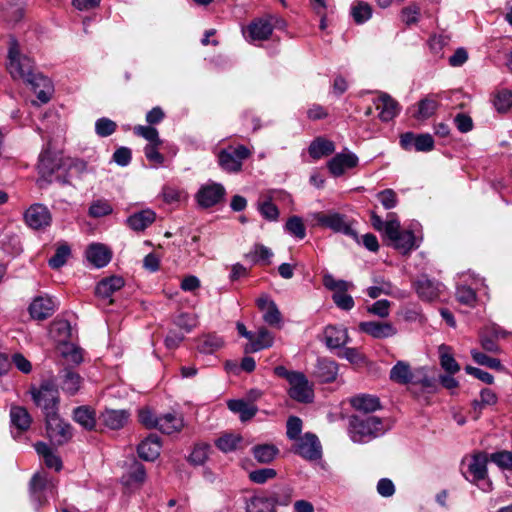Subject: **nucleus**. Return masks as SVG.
Returning a JSON list of instances; mask_svg holds the SVG:
<instances>
[{
  "mask_svg": "<svg viewBox=\"0 0 512 512\" xmlns=\"http://www.w3.org/2000/svg\"><path fill=\"white\" fill-rule=\"evenodd\" d=\"M7 70L15 80H22L29 84L41 103H47L53 93L51 81L35 71L33 61L22 54L15 39L10 40L8 50Z\"/></svg>",
  "mask_w": 512,
  "mask_h": 512,
  "instance_id": "obj_1",
  "label": "nucleus"
},
{
  "mask_svg": "<svg viewBox=\"0 0 512 512\" xmlns=\"http://www.w3.org/2000/svg\"><path fill=\"white\" fill-rule=\"evenodd\" d=\"M384 432L382 419L373 415H352L349 417V433L354 442H365Z\"/></svg>",
  "mask_w": 512,
  "mask_h": 512,
  "instance_id": "obj_2",
  "label": "nucleus"
},
{
  "mask_svg": "<svg viewBox=\"0 0 512 512\" xmlns=\"http://www.w3.org/2000/svg\"><path fill=\"white\" fill-rule=\"evenodd\" d=\"M46 434L53 445L61 446L69 442L73 436L72 428L58 412H50L45 416Z\"/></svg>",
  "mask_w": 512,
  "mask_h": 512,
  "instance_id": "obj_3",
  "label": "nucleus"
},
{
  "mask_svg": "<svg viewBox=\"0 0 512 512\" xmlns=\"http://www.w3.org/2000/svg\"><path fill=\"white\" fill-rule=\"evenodd\" d=\"M252 152L244 145L229 146L218 154L220 167L228 173H237L242 170L243 161L248 159Z\"/></svg>",
  "mask_w": 512,
  "mask_h": 512,
  "instance_id": "obj_4",
  "label": "nucleus"
},
{
  "mask_svg": "<svg viewBox=\"0 0 512 512\" xmlns=\"http://www.w3.org/2000/svg\"><path fill=\"white\" fill-rule=\"evenodd\" d=\"M385 235L391 241V244L407 253L414 246V235L411 231H401L400 223L394 214H389L385 225Z\"/></svg>",
  "mask_w": 512,
  "mask_h": 512,
  "instance_id": "obj_5",
  "label": "nucleus"
},
{
  "mask_svg": "<svg viewBox=\"0 0 512 512\" xmlns=\"http://www.w3.org/2000/svg\"><path fill=\"white\" fill-rule=\"evenodd\" d=\"M488 455L484 452L474 453L465 457L461 463V471L466 480L477 483L487 476Z\"/></svg>",
  "mask_w": 512,
  "mask_h": 512,
  "instance_id": "obj_6",
  "label": "nucleus"
},
{
  "mask_svg": "<svg viewBox=\"0 0 512 512\" xmlns=\"http://www.w3.org/2000/svg\"><path fill=\"white\" fill-rule=\"evenodd\" d=\"M31 395L35 404L43 409L45 416L50 412H57L59 396L53 382H43L38 389L31 390Z\"/></svg>",
  "mask_w": 512,
  "mask_h": 512,
  "instance_id": "obj_7",
  "label": "nucleus"
},
{
  "mask_svg": "<svg viewBox=\"0 0 512 512\" xmlns=\"http://www.w3.org/2000/svg\"><path fill=\"white\" fill-rule=\"evenodd\" d=\"M312 220L315 225L329 228L334 232L343 233L345 235H355L346 217L340 213L333 211L317 212L312 215Z\"/></svg>",
  "mask_w": 512,
  "mask_h": 512,
  "instance_id": "obj_8",
  "label": "nucleus"
},
{
  "mask_svg": "<svg viewBox=\"0 0 512 512\" xmlns=\"http://www.w3.org/2000/svg\"><path fill=\"white\" fill-rule=\"evenodd\" d=\"M289 385L288 393L292 399L302 403L312 402L314 397L313 385L303 373L298 372L296 375H292Z\"/></svg>",
  "mask_w": 512,
  "mask_h": 512,
  "instance_id": "obj_9",
  "label": "nucleus"
},
{
  "mask_svg": "<svg viewBox=\"0 0 512 512\" xmlns=\"http://www.w3.org/2000/svg\"><path fill=\"white\" fill-rule=\"evenodd\" d=\"M25 223L34 230L45 229L52 222L49 209L43 204H33L24 213Z\"/></svg>",
  "mask_w": 512,
  "mask_h": 512,
  "instance_id": "obj_10",
  "label": "nucleus"
},
{
  "mask_svg": "<svg viewBox=\"0 0 512 512\" xmlns=\"http://www.w3.org/2000/svg\"><path fill=\"white\" fill-rule=\"evenodd\" d=\"M507 334L506 331L495 324L487 325L479 332L480 345L486 352L499 354L501 348L498 345V339L505 338Z\"/></svg>",
  "mask_w": 512,
  "mask_h": 512,
  "instance_id": "obj_11",
  "label": "nucleus"
},
{
  "mask_svg": "<svg viewBox=\"0 0 512 512\" xmlns=\"http://www.w3.org/2000/svg\"><path fill=\"white\" fill-rule=\"evenodd\" d=\"M284 490L287 492V496L283 500L277 494L273 496L272 500L258 495L251 497L246 504V512H274L275 503L287 505L290 502L292 490L289 487H286Z\"/></svg>",
  "mask_w": 512,
  "mask_h": 512,
  "instance_id": "obj_12",
  "label": "nucleus"
},
{
  "mask_svg": "<svg viewBox=\"0 0 512 512\" xmlns=\"http://www.w3.org/2000/svg\"><path fill=\"white\" fill-rule=\"evenodd\" d=\"M225 188L219 183H209L202 186L196 194L198 204L209 208L218 204L225 195Z\"/></svg>",
  "mask_w": 512,
  "mask_h": 512,
  "instance_id": "obj_13",
  "label": "nucleus"
},
{
  "mask_svg": "<svg viewBox=\"0 0 512 512\" xmlns=\"http://www.w3.org/2000/svg\"><path fill=\"white\" fill-rule=\"evenodd\" d=\"M295 452L307 460L321 458V445L316 435L306 433L295 444Z\"/></svg>",
  "mask_w": 512,
  "mask_h": 512,
  "instance_id": "obj_14",
  "label": "nucleus"
},
{
  "mask_svg": "<svg viewBox=\"0 0 512 512\" xmlns=\"http://www.w3.org/2000/svg\"><path fill=\"white\" fill-rule=\"evenodd\" d=\"M376 110L379 111V118L383 122L393 120L400 112L399 103L385 92H380L377 99L374 100Z\"/></svg>",
  "mask_w": 512,
  "mask_h": 512,
  "instance_id": "obj_15",
  "label": "nucleus"
},
{
  "mask_svg": "<svg viewBox=\"0 0 512 512\" xmlns=\"http://www.w3.org/2000/svg\"><path fill=\"white\" fill-rule=\"evenodd\" d=\"M414 287L422 300L434 301L440 296L444 286L440 282L433 281L426 275H422L415 281Z\"/></svg>",
  "mask_w": 512,
  "mask_h": 512,
  "instance_id": "obj_16",
  "label": "nucleus"
},
{
  "mask_svg": "<svg viewBox=\"0 0 512 512\" xmlns=\"http://www.w3.org/2000/svg\"><path fill=\"white\" fill-rule=\"evenodd\" d=\"M56 310V303L49 296H38L34 298L29 306V313L35 320H44L53 315Z\"/></svg>",
  "mask_w": 512,
  "mask_h": 512,
  "instance_id": "obj_17",
  "label": "nucleus"
},
{
  "mask_svg": "<svg viewBox=\"0 0 512 512\" xmlns=\"http://www.w3.org/2000/svg\"><path fill=\"white\" fill-rule=\"evenodd\" d=\"M359 328L364 333L376 339L392 337L397 333L396 328L388 322L366 321L359 324Z\"/></svg>",
  "mask_w": 512,
  "mask_h": 512,
  "instance_id": "obj_18",
  "label": "nucleus"
},
{
  "mask_svg": "<svg viewBox=\"0 0 512 512\" xmlns=\"http://www.w3.org/2000/svg\"><path fill=\"white\" fill-rule=\"evenodd\" d=\"M246 31L250 41H264L271 36L273 25L269 18H258L247 26Z\"/></svg>",
  "mask_w": 512,
  "mask_h": 512,
  "instance_id": "obj_19",
  "label": "nucleus"
},
{
  "mask_svg": "<svg viewBox=\"0 0 512 512\" xmlns=\"http://www.w3.org/2000/svg\"><path fill=\"white\" fill-rule=\"evenodd\" d=\"M124 279L120 276H111L102 279L95 288V294L103 300H108V304L113 303L110 297L124 286Z\"/></svg>",
  "mask_w": 512,
  "mask_h": 512,
  "instance_id": "obj_20",
  "label": "nucleus"
},
{
  "mask_svg": "<svg viewBox=\"0 0 512 512\" xmlns=\"http://www.w3.org/2000/svg\"><path fill=\"white\" fill-rule=\"evenodd\" d=\"M60 387L68 395H75L83 382L82 377L71 368H64L59 375Z\"/></svg>",
  "mask_w": 512,
  "mask_h": 512,
  "instance_id": "obj_21",
  "label": "nucleus"
},
{
  "mask_svg": "<svg viewBox=\"0 0 512 512\" xmlns=\"http://www.w3.org/2000/svg\"><path fill=\"white\" fill-rule=\"evenodd\" d=\"M358 158L352 153L337 154L329 162L328 168L334 176H340L346 169L353 168L357 165Z\"/></svg>",
  "mask_w": 512,
  "mask_h": 512,
  "instance_id": "obj_22",
  "label": "nucleus"
},
{
  "mask_svg": "<svg viewBox=\"0 0 512 512\" xmlns=\"http://www.w3.org/2000/svg\"><path fill=\"white\" fill-rule=\"evenodd\" d=\"M349 402L355 410L362 412L363 415H370L381 407L379 398L368 394L354 396Z\"/></svg>",
  "mask_w": 512,
  "mask_h": 512,
  "instance_id": "obj_23",
  "label": "nucleus"
},
{
  "mask_svg": "<svg viewBox=\"0 0 512 512\" xmlns=\"http://www.w3.org/2000/svg\"><path fill=\"white\" fill-rule=\"evenodd\" d=\"M155 218V212L146 209L128 217L126 223L133 231L140 232L150 226L155 221Z\"/></svg>",
  "mask_w": 512,
  "mask_h": 512,
  "instance_id": "obj_24",
  "label": "nucleus"
},
{
  "mask_svg": "<svg viewBox=\"0 0 512 512\" xmlns=\"http://www.w3.org/2000/svg\"><path fill=\"white\" fill-rule=\"evenodd\" d=\"M160 448L158 436L150 435L138 445V455L146 461H153L159 456Z\"/></svg>",
  "mask_w": 512,
  "mask_h": 512,
  "instance_id": "obj_25",
  "label": "nucleus"
},
{
  "mask_svg": "<svg viewBox=\"0 0 512 512\" xmlns=\"http://www.w3.org/2000/svg\"><path fill=\"white\" fill-rule=\"evenodd\" d=\"M129 413L125 410L106 409L100 416L102 423L113 430L122 428L128 421Z\"/></svg>",
  "mask_w": 512,
  "mask_h": 512,
  "instance_id": "obj_26",
  "label": "nucleus"
},
{
  "mask_svg": "<svg viewBox=\"0 0 512 512\" xmlns=\"http://www.w3.org/2000/svg\"><path fill=\"white\" fill-rule=\"evenodd\" d=\"M89 262L94 266L101 268L108 264L111 259V252L102 244H92L86 251Z\"/></svg>",
  "mask_w": 512,
  "mask_h": 512,
  "instance_id": "obj_27",
  "label": "nucleus"
},
{
  "mask_svg": "<svg viewBox=\"0 0 512 512\" xmlns=\"http://www.w3.org/2000/svg\"><path fill=\"white\" fill-rule=\"evenodd\" d=\"M184 426V421L181 415L176 413H167L158 418L157 428L165 434H173L179 432Z\"/></svg>",
  "mask_w": 512,
  "mask_h": 512,
  "instance_id": "obj_28",
  "label": "nucleus"
},
{
  "mask_svg": "<svg viewBox=\"0 0 512 512\" xmlns=\"http://www.w3.org/2000/svg\"><path fill=\"white\" fill-rule=\"evenodd\" d=\"M324 334L326 345L332 349L344 346L349 340L347 330L342 327L328 326Z\"/></svg>",
  "mask_w": 512,
  "mask_h": 512,
  "instance_id": "obj_29",
  "label": "nucleus"
},
{
  "mask_svg": "<svg viewBox=\"0 0 512 512\" xmlns=\"http://www.w3.org/2000/svg\"><path fill=\"white\" fill-rule=\"evenodd\" d=\"M414 375L415 371H412L410 365L404 361H398L390 370V379L398 384H411Z\"/></svg>",
  "mask_w": 512,
  "mask_h": 512,
  "instance_id": "obj_30",
  "label": "nucleus"
},
{
  "mask_svg": "<svg viewBox=\"0 0 512 512\" xmlns=\"http://www.w3.org/2000/svg\"><path fill=\"white\" fill-rule=\"evenodd\" d=\"M10 419L14 427L19 431H26L32 423V417L25 407L12 405L10 409Z\"/></svg>",
  "mask_w": 512,
  "mask_h": 512,
  "instance_id": "obj_31",
  "label": "nucleus"
},
{
  "mask_svg": "<svg viewBox=\"0 0 512 512\" xmlns=\"http://www.w3.org/2000/svg\"><path fill=\"white\" fill-rule=\"evenodd\" d=\"M337 370L338 366L336 362L323 358L318 360L315 373L322 382L328 383L336 379Z\"/></svg>",
  "mask_w": 512,
  "mask_h": 512,
  "instance_id": "obj_32",
  "label": "nucleus"
},
{
  "mask_svg": "<svg viewBox=\"0 0 512 512\" xmlns=\"http://www.w3.org/2000/svg\"><path fill=\"white\" fill-rule=\"evenodd\" d=\"M36 452L43 458L45 465L48 468H53L59 471L62 468V461L51 448L44 442H38L34 445Z\"/></svg>",
  "mask_w": 512,
  "mask_h": 512,
  "instance_id": "obj_33",
  "label": "nucleus"
},
{
  "mask_svg": "<svg viewBox=\"0 0 512 512\" xmlns=\"http://www.w3.org/2000/svg\"><path fill=\"white\" fill-rule=\"evenodd\" d=\"M274 336L266 328L261 327L257 332L255 341L246 346V352H257L273 345Z\"/></svg>",
  "mask_w": 512,
  "mask_h": 512,
  "instance_id": "obj_34",
  "label": "nucleus"
},
{
  "mask_svg": "<svg viewBox=\"0 0 512 512\" xmlns=\"http://www.w3.org/2000/svg\"><path fill=\"white\" fill-rule=\"evenodd\" d=\"M224 346L222 337L216 334L203 335L198 340L197 348L201 353L212 354Z\"/></svg>",
  "mask_w": 512,
  "mask_h": 512,
  "instance_id": "obj_35",
  "label": "nucleus"
},
{
  "mask_svg": "<svg viewBox=\"0 0 512 512\" xmlns=\"http://www.w3.org/2000/svg\"><path fill=\"white\" fill-rule=\"evenodd\" d=\"M334 150L335 147L332 141L323 138H317L310 144L308 152L313 159L317 160L332 154Z\"/></svg>",
  "mask_w": 512,
  "mask_h": 512,
  "instance_id": "obj_36",
  "label": "nucleus"
},
{
  "mask_svg": "<svg viewBox=\"0 0 512 512\" xmlns=\"http://www.w3.org/2000/svg\"><path fill=\"white\" fill-rule=\"evenodd\" d=\"M51 488L47 478L42 474H35L30 482V493L34 501L43 503V493Z\"/></svg>",
  "mask_w": 512,
  "mask_h": 512,
  "instance_id": "obj_37",
  "label": "nucleus"
},
{
  "mask_svg": "<svg viewBox=\"0 0 512 512\" xmlns=\"http://www.w3.org/2000/svg\"><path fill=\"white\" fill-rule=\"evenodd\" d=\"M438 108V101L434 96H427L418 103V110L413 114L417 120L430 118Z\"/></svg>",
  "mask_w": 512,
  "mask_h": 512,
  "instance_id": "obj_38",
  "label": "nucleus"
},
{
  "mask_svg": "<svg viewBox=\"0 0 512 512\" xmlns=\"http://www.w3.org/2000/svg\"><path fill=\"white\" fill-rule=\"evenodd\" d=\"M229 409L240 415L241 421H248L255 416L258 409L255 405H250L244 400H230L228 402Z\"/></svg>",
  "mask_w": 512,
  "mask_h": 512,
  "instance_id": "obj_39",
  "label": "nucleus"
},
{
  "mask_svg": "<svg viewBox=\"0 0 512 512\" xmlns=\"http://www.w3.org/2000/svg\"><path fill=\"white\" fill-rule=\"evenodd\" d=\"M73 418L78 424L87 430H91L95 427V413L87 406H80L76 408L73 413Z\"/></svg>",
  "mask_w": 512,
  "mask_h": 512,
  "instance_id": "obj_40",
  "label": "nucleus"
},
{
  "mask_svg": "<svg viewBox=\"0 0 512 512\" xmlns=\"http://www.w3.org/2000/svg\"><path fill=\"white\" fill-rule=\"evenodd\" d=\"M439 356L441 367L450 374H455L460 370L459 364L454 359L451 348L445 344L439 346Z\"/></svg>",
  "mask_w": 512,
  "mask_h": 512,
  "instance_id": "obj_41",
  "label": "nucleus"
},
{
  "mask_svg": "<svg viewBox=\"0 0 512 512\" xmlns=\"http://www.w3.org/2000/svg\"><path fill=\"white\" fill-rule=\"evenodd\" d=\"M243 439L239 434H224L216 441V446L224 453L242 448Z\"/></svg>",
  "mask_w": 512,
  "mask_h": 512,
  "instance_id": "obj_42",
  "label": "nucleus"
},
{
  "mask_svg": "<svg viewBox=\"0 0 512 512\" xmlns=\"http://www.w3.org/2000/svg\"><path fill=\"white\" fill-rule=\"evenodd\" d=\"M59 168V163L50 152L45 151L40 155L38 169L43 177H51L53 173Z\"/></svg>",
  "mask_w": 512,
  "mask_h": 512,
  "instance_id": "obj_43",
  "label": "nucleus"
},
{
  "mask_svg": "<svg viewBox=\"0 0 512 512\" xmlns=\"http://www.w3.org/2000/svg\"><path fill=\"white\" fill-rule=\"evenodd\" d=\"M412 386H419L422 390L427 392H433L436 389V381L434 378L429 377L426 374L424 368L415 370L414 379L411 383Z\"/></svg>",
  "mask_w": 512,
  "mask_h": 512,
  "instance_id": "obj_44",
  "label": "nucleus"
},
{
  "mask_svg": "<svg viewBox=\"0 0 512 512\" xmlns=\"http://www.w3.org/2000/svg\"><path fill=\"white\" fill-rule=\"evenodd\" d=\"M3 10L7 21L17 22L24 14V0H11Z\"/></svg>",
  "mask_w": 512,
  "mask_h": 512,
  "instance_id": "obj_45",
  "label": "nucleus"
},
{
  "mask_svg": "<svg viewBox=\"0 0 512 512\" xmlns=\"http://www.w3.org/2000/svg\"><path fill=\"white\" fill-rule=\"evenodd\" d=\"M277 453L278 449L274 445L270 444L258 445L253 448V455L260 463L271 462Z\"/></svg>",
  "mask_w": 512,
  "mask_h": 512,
  "instance_id": "obj_46",
  "label": "nucleus"
},
{
  "mask_svg": "<svg viewBox=\"0 0 512 512\" xmlns=\"http://www.w3.org/2000/svg\"><path fill=\"white\" fill-rule=\"evenodd\" d=\"M472 359L479 365L486 366L491 369H495L498 371H502L504 369L500 360L497 358L490 357L483 352H480L476 349L471 351Z\"/></svg>",
  "mask_w": 512,
  "mask_h": 512,
  "instance_id": "obj_47",
  "label": "nucleus"
},
{
  "mask_svg": "<svg viewBox=\"0 0 512 512\" xmlns=\"http://www.w3.org/2000/svg\"><path fill=\"white\" fill-rule=\"evenodd\" d=\"M323 285L333 291V294H340L347 292L350 288H353V284L344 280H337L332 275L326 274L323 277Z\"/></svg>",
  "mask_w": 512,
  "mask_h": 512,
  "instance_id": "obj_48",
  "label": "nucleus"
},
{
  "mask_svg": "<svg viewBox=\"0 0 512 512\" xmlns=\"http://www.w3.org/2000/svg\"><path fill=\"white\" fill-rule=\"evenodd\" d=\"M351 14L354 21L361 24L371 18L372 8L368 3L360 1L352 7Z\"/></svg>",
  "mask_w": 512,
  "mask_h": 512,
  "instance_id": "obj_49",
  "label": "nucleus"
},
{
  "mask_svg": "<svg viewBox=\"0 0 512 512\" xmlns=\"http://www.w3.org/2000/svg\"><path fill=\"white\" fill-rule=\"evenodd\" d=\"M134 133L145 138L149 144H162L157 129L151 126L138 125L134 127Z\"/></svg>",
  "mask_w": 512,
  "mask_h": 512,
  "instance_id": "obj_50",
  "label": "nucleus"
},
{
  "mask_svg": "<svg viewBox=\"0 0 512 512\" xmlns=\"http://www.w3.org/2000/svg\"><path fill=\"white\" fill-rule=\"evenodd\" d=\"M419 16L420 7L415 3H411L408 6L404 7L401 10L400 14L402 22H404L406 25L417 23L419 20Z\"/></svg>",
  "mask_w": 512,
  "mask_h": 512,
  "instance_id": "obj_51",
  "label": "nucleus"
},
{
  "mask_svg": "<svg viewBox=\"0 0 512 512\" xmlns=\"http://www.w3.org/2000/svg\"><path fill=\"white\" fill-rule=\"evenodd\" d=\"M117 128V124L109 118H100L95 123V131L100 137L112 135Z\"/></svg>",
  "mask_w": 512,
  "mask_h": 512,
  "instance_id": "obj_52",
  "label": "nucleus"
},
{
  "mask_svg": "<svg viewBox=\"0 0 512 512\" xmlns=\"http://www.w3.org/2000/svg\"><path fill=\"white\" fill-rule=\"evenodd\" d=\"M494 106L499 112H507L512 106V92L508 90L499 91L495 95Z\"/></svg>",
  "mask_w": 512,
  "mask_h": 512,
  "instance_id": "obj_53",
  "label": "nucleus"
},
{
  "mask_svg": "<svg viewBox=\"0 0 512 512\" xmlns=\"http://www.w3.org/2000/svg\"><path fill=\"white\" fill-rule=\"evenodd\" d=\"M70 255V248L67 245H60L54 254L53 257L49 259V265L53 269H58L62 267L66 261L68 256Z\"/></svg>",
  "mask_w": 512,
  "mask_h": 512,
  "instance_id": "obj_54",
  "label": "nucleus"
},
{
  "mask_svg": "<svg viewBox=\"0 0 512 512\" xmlns=\"http://www.w3.org/2000/svg\"><path fill=\"white\" fill-rule=\"evenodd\" d=\"M287 231L299 239H303L306 235V229L302 219L298 216H293L288 219L286 223Z\"/></svg>",
  "mask_w": 512,
  "mask_h": 512,
  "instance_id": "obj_55",
  "label": "nucleus"
},
{
  "mask_svg": "<svg viewBox=\"0 0 512 512\" xmlns=\"http://www.w3.org/2000/svg\"><path fill=\"white\" fill-rule=\"evenodd\" d=\"M112 213V206L106 200H97L89 208V215L94 218L103 217Z\"/></svg>",
  "mask_w": 512,
  "mask_h": 512,
  "instance_id": "obj_56",
  "label": "nucleus"
},
{
  "mask_svg": "<svg viewBox=\"0 0 512 512\" xmlns=\"http://www.w3.org/2000/svg\"><path fill=\"white\" fill-rule=\"evenodd\" d=\"M456 298L460 303L471 307L476 303V293L468 286L458 287L456 291Z\"/></svg>",
  "mask_w": 512,
  "mask_h": 512,
  "instance_id": "obj_57",
  "label": "nucleus"
},
{
  "mask_svg": "<svg viewBox=\"0 0 512 512\" xmlns=\"http://www.w3.org/2000/svg\"><path fill=\"white\" fill-rule=\"evenodd\" d=\"M302 431V420L296 416H290L287 420V437L291 440H299Z\"/></svg>",
  "mask_w": 512,
  "mask_h": 512,
  "instance_id": "obj_58",
  "label": "nucleus"
},
{
  "mask_svg": "<svg viewBox=\"0 0 512 512\" xmlns=\"http://www.w3.org/2000/svg\"><path fill=\"white\" fill-rule=\"evenodd\" d=\"M276 476V471L272 468H263L250 472L249 478L251 481L263 484L269 479H273Z\"/></svg>",
  "mask_w": 512,
  "mask_h": 512,
  "instance_id": "obj_59",
  "label": "nucleus"
},
{
  "mask_svg": "<svg viewBox=\"0 0 512 512\" xmlns=\"http://www.w3.org/2000/svg\"><path fill=\"white\" fill-rule=\"evenodd\" d=\"M160 145L161 144H147L144 148L146 158L153 165H162L164 163V156L158 151Z\"/></svg>",
  "mask_w": 512,
  "mask_h": 512,
  "instance_id": "obj_60",
  "label": "nucleus"
},
{
  "mask_svg": "<svg viewBox=\"0 0 512 512\" xmlns=\"http://www.w3.org/2000/svg\"><path fill=\"white\" fill-rule=\"evenodd\" d=\"M263 319L266 323L272 326L279 325L281 323V313L274 302L268 304L267 310L263 315Z\"/></svg>",
  "mask_w": 512,
  "mask_h": 512,
  "instance_id": "obj_61",
  "label": "nucleus"
},
{
  "mask_svg": "<svg viewBox=\"0 0 512 512\" xmlns=\"http://www.w3.org/2000/svg\"><path fill=\"white\" fill-rule=\"evenodd\" d=\"M162 195L163 200L168 204L177 203L186 198V195L183 191L170 186L163 188Z\"/></svg>",
  "mask_w": 512,
  "mask_h": 512,
  "instance_id": "obj_62",
  "label": "nucleus"
},
{
  "mask_svg": "<svg viewBox=\"0 0 512 512\" xmlns=\"http://www.w3.org/2000/svg\"><path fill=\"white\" fill-rule=\"evenodd\" d=\"M490 459L497 464L500 468H512V454L508 451H501L491 454Z\"/></svg>",
  "mask_w": 512,
  "mask_h": 512,
  "instance_id": "obj_63",
  "label": "nucleus"
},
{
  "mask_svg": "<svg viewBox=\"0 0 512 512\" xmlns=\"http://www.w3.org/2000/svg\"><path fill=\"white\" fill-rule=\"evenodd\" d=\"M377 197L385 209H392L397 204V195L392 189L379 192Z\"/></svg>",
  "mask_w": 512,
  "mask_h": 512,
  "instance_id": "obj_64",
  "label": "nucleus"
}]
</instances>
